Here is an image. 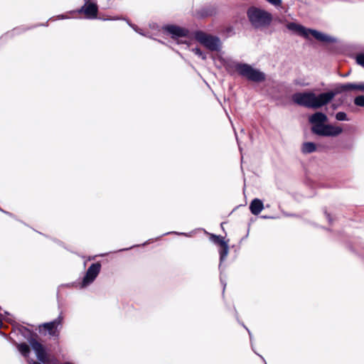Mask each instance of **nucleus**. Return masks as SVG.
Returning a JSON list of instances; mask_svg holds the SVG:
<instances>
[{
  "instance_id": "obj_1",
  "label": "nucleus",
  "mask_w": 364,
  "mask_h": 364,
  "mask_svg": "<svg viewBox=\"0 0 364 364\" xmlns=\"http://www.w3.org/2000/svg\"><path fill=\"white\" fill-rule=\"evenodd\" d=\"M335 93L328 92L316 95L313 92H297L292 95V101L299 105L318 109L330 102Z\"/></svg>"
},
{
  "instance_id": "obj_2",
  "label": "nucleus",
  "mask_w": 364,
  "mask_h": 364,
  "mask_svg": "<svg viewBox=\"0 0 364 364\" xmlns=\"http://www.w3.org/2000/svg\"><path fill=\"white\" fill-rule=\"evenodd\" d=\"M247 16L255 27L268 26L272 21V16L269 12L257 7L250 8L247 11Z\"/></svg>"
},
{
  "instance_id": "obj_3",
  "label": "nucleus",
  "mask_w": 364,
  "mask_h": 364,
  "mask_svg": "<svg viewBox=\"0 0 364 364\" xmlns=\"http://www.w3.org/2000/svg\"><path fill=\"white\" fill-rule=\"evenodd\" d=\"M235 70L250 80L259 82L265 80L264 73L247 64H236Z\"/></svg>"
},
{
  "instance_id": "obj_4",
  "label": "nucleus",
  "mask_w": 364,
  "mask_h": 364,
  "mask_svg": "<svg viewBox=\"0 0 364 364\" xmlns=\"http://www.w3.org/2000/svg\"><path fill=\"white\" fill-rule=\"evenodd\" d=\"M196 39L210 50H218L220 47V43L218 38L203 32L196 33Z\"/></svg>"
},
{
  "instance_id": "obj_5",
  "label": "nucleus",
  "mask_w": 364,
  "mask_h": 364,
  "mask_svg": "<svg viewBox=\"0 0 364 364\" xmlns=\"http://www.w3.org/2000/svg\"><path fill=\"white\" fill-rule=\"evenodd\" d=\"M307 36L305 39L311 40V37L317 41L323 43H331L336 41V38L316 29L307 28Z\"/></svg>"
},
{
  "instance_id": "obj_6",
  "label": "nucleus",
  "mask_w": 364,
  "mask_h": 364,
  "mask_svg": "<svg viewBox=\"0 0 364 364\" xmlns=\"http://www.w3.org/2000/svg\"><path fill=\"white\" fill-rule=\"evenodd\" d=\"M327 117L321 112H316L311 115L309 118V122L311 124V131L318 134V130H321L325 122H327Z\"/></svg>"
},
{
  "instance_id": "obj_7",
  "label": "nucleus",
  "mask_w": 364,
  "mask_h": 364,
  "mask_svg": "<svg viewBox=\"0 0 364 364\" xmlns=\"http://www.w3.org/2000/svg\"><path fill=\"white\" fill-rule=\"evenodd\" d=\"M342 127L333 124H325L321 130H318V134L326 136H336L343 133Z\"/></svg>"
},
{
  "instance_id": "obj_8",
  "label": "nucleus",
  "mask_w": 364,
  "mask_h": 364,
  "mask_svg": "<svg viewBox=\"0 0 364 364\" xmlns=\"http://www.w3.org/2000/svg\"><path fill=\"white\" fill-rule=\"evenodd\" d=\"M100 264L98 263L92 264L86 273V275L82 282V286L85 287L92 282L96 278L100 270Z\"/></svg>"
},
{
  "instance_id": "obj_9",
  "label": "nucleus",
  "mask_w": 364,
  "mask_h": 364,
  "mask_svg": "<svg viewBox=\"0 0 364 364\" xmlns=\"http://www.w3.org/2000/svg\"><path fill=\"white\" fill-rule=\"evenodd\" d=\"M349 90H357L364 92V82L340 85L336 87L335 91L333 92L335 93L336 95L338 93Z\"/></svg>"
},
{
  "instance_id": "obj_10",
  "label": "nucleus",
  "mask_w": 364,
  "mask_h": 364,
  "mask_svg": "<svg viewBox=\"0 0 364 364\" xmlns=\"http://www.w3.org/2000/svg\"><path fill=\"white\" fill-rule=\"evenodd\" d=\"M286 28L294 34H296L304 38L307 36V28L303 25L296 22H288L286 23Z\"/></svg>"
},
{
  "instance_id": "obj_11",
  "label": "nucleus",
  "mask_w": 364,
  "mask_h": 364,
  "mask_svg": "<svg viewBox=\"0 0 364 364\" xmlns=\"http://www.w3.org/2000/svg\"><path fill=\"white\" fill-rule=\"evenodd\" d=\"M31 345L33 350L36 352L38 359L43 363H46L48 362L47 354L42 345L36 341H31Z\"/></svg>"
},
{
  "instance_id": "obj_12",
  "label": "nucleus",
  "mask_w": 364,
  "mask_h": 364,
  "mask_svg": "<svg viewBox=\"0 0 364 364\" xmlns=\"http://www.w3.org/2000/svg\"><path fill=\"white\" fill-rule=\"evenodd\" d=\"M166 30L171 35L172 38L186 36L188 33L185 28L176 26H168L166 27Z\"/></svg>"
},
{
  "instance_id": "obj_13",
  "label": "nucleus",
  "mask_w": 364,
  "mask_h": 364,
  "mask_svg": "<svg viewBox=\"0 0 364 364\" xmlns=\"http://www.w3.org/2000/svg\"><path fill=\"white\" fill-rule=\"evenodd\" d=\"M82 11L88 18H94L96 16L97 8L95 2L88 1L82 7Z\"/></svg>"
},
{
  "instance_id": "obj_14",
  "label": "nucleus",
  "mask_w": 364,
  "mask_h": 364,
  "mask_svg": "<svg viewBox=\"0 0 364 364\" xmlns=\"http://www.w3.org/2000/svg\"><path fill=\"white\" fill-rule=\"evenodd\" d=\"M60 324V321H53L43 324L40 327V331H48L50 335H55L57 331V327Z\"/></svg>"
},
{
  "instance_id": "obj_15",
  "label": "nucleus",
  "mask_w": 364,
  "mask_h": 364,
  "mask_svg": "<svg viewBox=\"0 0 364 364\" xmlns=\"http://www.w3.org/2000/svg\"><path fill=\"white\" fill-rule=\"evenodd\" d=\"M263 208V203L259 199H254L250 205V209L252 213L255 215L259 214L262 210Z\"/></svg>"
},
{
  "instance_id": "obj_16",
  "label": "nucleus",
  "mask_w": 364,
  "mask_h": 364,
  "mask_svg": "<svg viewBox=\"0 0 364 364\" xmlns=\"http://www.w3.org/2000/svg\"><path fill=\"white\" fill-rule=\"evenodd\" d=\"M316 149H317L316 144L313 142H310V141H306V142L303 143L301 145V150L302 153L305 154L314 152L316 151Z\"/></svg>"
},
{
  "instance_id": "obj_17",
  "label": "nucleus",
  "mask_w": 364,
  "mask_h": 364,
  "mask_svg": "<svg viewBox=\"0 0 364 364\" xmlns=\"http://www.w3.org/2000/svg\"><path fill=\"white\" fill-rule=\"evenodd\" d=\"M215 242H218L223 247V250L220 253L221 259H223L228 255V245L222 239H220L219 237H216Z\"/></svg>"
},
{
  "instance_id": "obj_18",
  "label": "nucleus",
  "mask_w": 364,
  "mask_h": 364,
  "mask_svg": "<svg viewBox=\"0 0 364 364\" xmlns=\"http://www.w3.org/2000/svg\"><path fill=\"white\" fill-rule=\"evenodd\" d=\"M354 103L357 106L364 107V95H359L354 99Z\"/></svg>"
},
{
  "instance_id": "obj_19",
  "label": "nucleus",
  "mask_w": 364,
  "mask_h": 364,
  "mask_svg": "<svg viewBox=\"0 0 364 364\" xmlns=\"http://www.w3.org/2000/svg\"><path fill=\"white\" fill-rule=\"evenodd\" d=\"M336 119L339 121L348 120L345 112H339L336 114Z\"/></svg>"
},
{
  "instance_id": "obj_20",
  "label": "nucleus",
  "mask_w": 364,
  "mask_h": 364,
  "mask_svg": "<svg viewBox=\"0 0 364 364\" xmlns=\"http://www.w3.org/2000/svg\"><path fill=\"white\" fill-rule=\"evenodd\" d=\"M18 350L22 354L26 355L29 352V347L26 344H21L18 346Z\"/></svg>"
},
{
  "instance_id": "obj_21",
  "label": "nucleus",
  "mask_w": 364,
  "mask_h": 364,
  "mask_svg": "<svg viewBox=\"0 0 364 364\" xmlns=\"http://www.w3.org/2000/svg\"><path fill=\"white\" fill-rule=\"evenodd\" d=\"M356 60L359 65L364 68V54L358 55Z\"/></svg>"
},
{
  "instance_id": "obj_22",
  "label": "nucleus",
  "mask_w": 364,
  "mask_h": 364,
  "mask_svg": "<svg viewBox=\"0 0 364 364\" xmlns=\"http://www.w3.org/2000/svg\"><path fill=\"white\" fill-rule=\"evenodd\" d=\"M193 51L198 55V56L201 57L203 59H205V55L201 52V50L199 48H195L193 50Z\"/></svg>"
}]
</instances>
